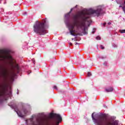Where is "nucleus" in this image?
I'll use <instances>...</instances> for the list:
<instances>
[{
    "label": "nucleus",
    "instance_id": "obj_14",
    "mask_svg": "<svg viewBox=\"0 0 125 125\" xmlns=\"http://www.w3.org/2000/svg\"><path fill=\"white\" fill-rule=\"evenodd\" d=\"M100 48H101V49H104V47L103 45H100Z\"/></svg>",
    "mask_w": 125,
    "mask_h": 125
},
{
    "label": "nucleus",
    "instance_id": "obj_24",
    "mask_svg": "<svg viewBox=\"0 0 125 125\" xmlns=\"http://www.w3.org/2000/svg\"><path fill=\"white\" fill-rule=\"evenodd\" d=\"M92 33H93V34H94V33H95V31H94L92 32Z\"/></svg>",
    "mask_w": 125,
    "mask_h": 125
},
{
    "label": "nucleus",
    "instance_id": "obj_1",
    "mask_svg": "<svg viewBox=\"0 0 125 125\" xmlns=\"http://www.w3.org/2000/svg\"><path fill=\"white\" fill-rule=\"evenodd\" d=\"M95 10L90 8L85 13H79L73 15L71 22L65 21L71 36H83V34L87 35V27L91 23L90 17L99 16L103 10V7L101 5L97 6Z\"/></svg>",
    "mask_w": 125,
    "mask_h": 125
},
{
    "label": "nucleus",
    "instance_id": "obj_9",
    "mask_svg": "<svg viewBox=\"0 0 125 125\" xmlns=\"http://www.w3.org/2000/svg\"><path fill=\"white\" fill-rule=\"evenodd\" d=\"M73 9H74V8H71L70 11L65 15V18H66V19L70 18V14L72 12Z\"/></svg>",
    "mask_w": 125,
    "mask_h": 125
},
{
    "label": "nucleus",
    "instance_id": "obj_7",
    "mask_svg": "<svg viewBox=\"0 0 125 125\" xmlns=\"http://www.w3.org/2000/svg\"><path fill=\"white\" fill-rule=\"evenodd\" d=\"M6 59L4 51L0 50V61H2Z\"/></svg>",
    "mask_w": 125,
    "mask_h": 125
},
{
    "label": "nucleus",
    "instance_id": "obj_26",
    "mask_svg": "<svg viewBox=\"0 0 125 125\" xmlns=\"http://www.w3.org/2000/svg\"><path fill=\"white\" fill-rule=\"evenodd\" d=\"M72 41H73V40H74V39H73V38H72Z\"/></svg>",
    "mask_w": 125,
    "mask_h": 125
},
{
    "label": "nucleus",
    "instance_id": "obj_5",
    "mask_svg": "<svg viewBox=\"0 0 125 125\" xmlns=\"http://www.w3.org/2000/svg\"><path fill=\"white\" fill-rule=\"evenodd\" d=\"M6 89L4 86L0 87V99H3L5 96V91Z\"/></svg>",
    "mask_w": 125,
    "mask_h": 125
},
{
    "label": "nucleus",
    "instance_id": "obj_6",
    "mask_svg": "<svg viewBox=\"0 0 125 125\" xmlns=\"http://www.w3.org/2000/svg\"><path fill=\"white\" fill-rule=\"evenodd\" d=\"M9 65L13 69H16L18 71H19V65L17 63H15L14 62L11 61L9 62Z\"/></svg>",
    "mask_w": 125,
    "mask_h": 125
},
{
    "label": "nucleus",
    "instance_id": "obj_12",
    "mask_svg": "<svg viewBox=\"0 0 125 125\" xmlns=\"http://www.w3.org/2000/svg\"><path fill=\"white\" fill-rule=\"evenodd\" d=\"M119 32H120V33H121V34H124L125 33V29L120 30L119 31Z\"/></svg>",
    "mask_w": 125,
    "mask_h": 125
},
{
    "label": "nucleus",
    "instance_id": "obj_22",
    "mask_svg": "<svg viewBox=\"0 0 125 125\" xmlns=\"http://www.w3.org/2000/svg\"><path fill=\"white\" fill-rule=\"evenodd\" d=\"M108 25H110L111 24V22H108Z\"/></svg>",
    "mask_w": 125,
    "mask_h": 125
},
{
    "label": "nucleus",
    "instance_id": "obj_10",
    "mask_svg": "<svg viewBox=\"0 0 125 125\" xmlns=\"http://www.w3.org/2000/svg\"><path fill=\"white\" fill-rule=\"evenodd\" d=\"M7 74V71H6V69H4L2 71V76L3 78L6 77Z\"/></svg>",
    "mask_w": 125,
    "mask_h": 125
},
{
    "label": "nucleus",
    "instance_id": "obj_16",
    "mask_svg": "<svg viewBox=\"0 0 125 125\" xmlns=\"http://www.w3.org/2000/svg\"><path fill=\"white\" fill-rule=\"evenodd\" d=\"M90 76H91V73L88 72V77H90Z\"/></svg>",
    "mask_w": 125,
    "mask_h": 125
},
{
    "label": "nucleus",
    "instance_id": "obj_25",
    "mask_svg": "<svg viewBox=\"0 0 125 125\" xmlns=\"http://www.w3.org/2000/svg\"><path fill=\"white\" fill-rule=\"evenodd\" d=\"M77 44H78V43H76V45H77Z\"/></svg>",
    "mask_w": 125,
    "mask_h": 125
},
{
    "label": "nucleus",
    "instance_id": "obj_2",
    "mask_svg": "<svg viewBox=\"0 0 125 125\" xmlns=\"http://www.w3.org/2000/svg\"><path fill=\"white\" fill-rule=\"evenodd\" d=\"M92 118L95 125H118L119 121H110L107 118L106 114H102L98 115L95 118L93 117V113L92 114Z\"/></svg>",
    "mask_w": 125,
    "mask_h": 125
},
{
    "label": "nucleus",
    "instance_id": "obj_15",
    "mask_svg": "<svg viewBox=\"0 0 125 125\" xmlns=\"http://www.w3.org/2000/svg\"><path fill=\"white\" fill-rule=\"evenodd\" d=\"M96 40H97L98 41H99L101 40V38L99 36H98L96 37Z\"/></svg>",
    "mask_w": 125,
    "mask_h": 125
},
{
    "label": "nucleus",
    "instance_id": "obj_13",
    "mask_svg": "<svg viewBox=\"0 0 125 125\" xmlns=\"http://www.w3.org/2000/svg\"><path fill=\"white\" fill-rule=\"evenodd\" d=\"M112 46L113 47H114V48H116V47H118V45L116 44H112Z\"/></svg>",
    "mask_w": 125,
    "mask_h": 125
},
{
    "label": "nucleus",
    "instance_id": "obj_21",
    "mask_svg": "<svg viewBox=\"0 0 125 125\" xmlns=\"http://www.w3.org/2000/svg\"><path fill=\"white\" fill-rule=\"evenodd\" d=\"M30 73H31V71H29L28 72V74L29 75V74H30Z\"/></svg>",
    "mask_w": 125,
    "mask_h": 125
},
{
    "label": "nucleus",
    "instance_id": "obj_18",
    "mask_svg": "<svg viewBox=\"0 0 125 125\" xmlns=\"http://www.w3.org/2000/svg\"><path fill=\"white\" fill-rule=\"evenodd\" d=\"M103 26H104V27H105V25H106V23L104 22V23L102 24Z\"/></svg>",
    "mask_w": 125,
    "mask_h": 125
},
{
    "label": "nucleus",
    "instance_id": "obj_27",
    "mask_svg": "<svg viewBox=\"0 0 125 125\" xmlns=\"http://www.w3.org/2000/svg\"><path fill=\"white\" fill-rule=\"evenodd\" d=\"M17 94H19V93H18V92H17Z\"/></svg>",
    "mask_w": 125,
    "mask_h": 125
},
{
    "label": "nucleus",
    "instance_id": "obj_19",
    "mask_svg": "<svg viewBox=\"0 0 125 125\" xmlns=\"http://www.w3.org/2000/svg\"><path fill=\"white\" fill-rule=\"evenodd\" d=\"M32 61H33L34 64H35V59H32Z\"/></svg>",
    "mask_w": 125,
    "mask_h": 125
},
{
    "label": "nucleus",
    "instance_id": "obj_3",
    "mask_svg": "<svg viewBox=\"0 0 125 125\" xmlns=\"http://www.w3.org/2000/svg\"><path fill=\"white\" fill-rule=\"evenodd\" d=\"M34 32L39 35H45L46 31L44 28V22L36 21L33 26Z\"/></svg>",
    "mask_w": 125,
    "mask_h": 125
},
{
    "label": "nucleus",
    "instance_id": "obj_20",
    "mask_svg": "<svg viewBox=\"0 0 125 125\" xmlns=\"http://www.w3.org/2000/svg\"><path fill=\"white\" fill-rule=\"evenodd\" d=\"M69 45H72V43L69 42Z\"/></svg>",
    "mask_w": 125,
    "mask_h": 125
},
{
    "label": "nucleus",
    "instance_id": "obj_23",
    "mask_svg": "<svg viewBox=\"0 0 125 125\" xmlns=\"http://www.w3.org/2000/svg\"><path fill=\"white\" fill-rule=\"evenodd\" d=\"M105 66H107V62H105Z\"/></svg>",
    "mask_w": 125,
    "mask_h": 125
},
{
    "label": "nucleus",
    "instance_id": "obj_4",
    "mask_svg": "<svg viewBox=\"0 0 125 125\" xmlns=\"http://www.w3.org/2000/svg\"><path fill=\"white\" fill-rule=\"evenodd\" d=\"M15 112L21 118H23L28 114V111L25 109H22L21 111L18 109H15Z\"/></svg>",
    "mask_w": 125,
    "mask_h": 125
},
{
    "label": "nucleus",
    "instance_id": "obj_8",
    "mask_svg": "<svg viewBox=\"0 0 125 125\" xmlns=\"http://www.w3.org/2000/svg\"><path fill=\"white\" fill-rule=\"evenodd\" d=\"M117 3L118 4H121V5L119 6V7H122L123 10L125 13V6H124V4H123V2H122V1H121L120 2H119V1H117Z\"/></svg>",
    "mask_w": 125,
    "mask_h": 125
},
{
    "label": "nucleus",
    "instance_id": "obj_17",
    "mask_svg": "<svg viewBox=\"0 0 125 125\" xmlns=\"http://www.w3.org/2000/svg\"><path fill=\"white\" fill-rule=\"evenodd\" d=\"M53 88H54V89H57V86L55 85L53 86Z\"/></svg>",
    "mask_w": 125,
    "mask_h": 125
},
{
    "label": "nucleus",
    "instance_id": "obj_11",
    "mask_svg": "<svg viewBox=\"0 0 125 125\" xmlns=\"http://www.w3.org/2000/svg\"><path fill=\"white\" fill-rule=\"evenodd\" d=\"M105 90L106 92H112V91L114 90V89L113 88V87H110L108 89H105Z\"/></svg>",
    "mask_w": 125,
    "mask_h": 125
}]
</instances>
